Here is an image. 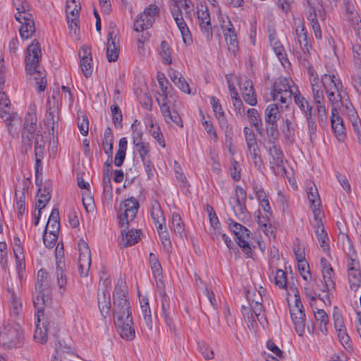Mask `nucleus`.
<instances>
[{
  "mask_svg": "<svg viewBox=\"0 0 361 361\" xmlns=\"http://www.w3.org/2000/svg\"><path fill=\"white\" fill-rule=\"evenodd\" d=\"M321 81L329 101L333 104L331 116L332 130L338 141H344L346 136L345 128L336 106L343 99H345L347 93L343 90L341 80L333 73L324 74Z\"/></svg>",
  "mask_w": 361,
  "mask_h": 361,
  "instance_id": "obj_1",
  "label": "nucleus"
},
{
  "mask_svg": "<svg viewBox=\"0 0 361 361\" xmlns=\"http://www.w3.org/2000/svg\"><path fill=\"white\" fill-rule=\"evenodd\" d=\"M25 343L22 326L13 321L4 322L0 328V345L6 349L21 348Z\"/></svg>",
  "mask_w": 361,
  "mask_h": 361,
  "instance_id": "obj_2",
  "label": "nucleus"
},
{
  "mask_svg": "<svg viewBox=\"0 0 361 361\" xmlns=\"http://www.w3.org/2000/svg\"><path fill=\"white\" fill-rule=\"evenodd\" d=\"M172 1L174 3L171 9L173 18L181 33L183 43L186 46H190L192 42V36L186 23L184 21L180 8H183L185 15L190 17L193 11V4L190 0Z\"/></svg>",
  "mask_w": 361,
  "mask_h": 361,
  "instance_id": "obj_3",
  "label": "nucleus"
},
{
  "mask_svg": "<svg viewBox=\"0 0 361 361\" xmlns=\"http://www.w3.org/2000/svg\"><path fill=\"white\" fill-rule=\"evenodd\" d=\"M157 102L159 104L162 116L164 121L170 126L174 125L183 127V121L178 112L177 108L179 102L175 96H170L169 97L158 98Z\"/></svg>",
  "mask_w": 361,
  "mask_h": 361,
  "instance_id": "obj_4",
  "label": "nucleus"
},
{
  "mask_svg": "<svg viewBox=\"0 0 361 361\" xmlns=\"http://www.w3.org/2000/svg\"><path fill=\"white\" fill-rule=\"evenodd\" d=\"M298 92V87L293 80L280 78L275 82L271 94L274 101L288 106L291 102L292 96Z\"/></svg>",
  "mask_w": 361,
  "mask_h": 361,
  "instance_id": "obj_5",
  "label": "nucleus"
},
{
  "mask_svg": "<svg viewBox=\"0 0 361 361\" xmlns=\"http://www.w3.org/2000/svg\"><path fill=\"white\" fill-rule=\"evenodd\" d=\"M320 264L324 283L320 289L322 293H317V298L322 301L324 305L330 307L331 300L329 291L334 288V270L328 259L324 257H321Z\"/></svg>",
  "mask_w": 361,
  "mask_h": 361,
  "instance_id": "obj_6",
  "label": "nucleus"
},
{
  "mask_svg": "<svg viewBox=\"0 0 361 361\" xmlns=\"http://www.w3.org/2000/svg\"><path fill=\"white\" fill-rule=\"evenodd\" d=\"M248 307H242V314L250 329L255 330L257 328V320L264 327L267 324V319L264 314V309L262 304L256 302L255 304H250Z\"/></svg>",
  "mask_w": 361,
  "mask_h": 361,
  "instance_id": "obj_7",
  "label": "nucleus"
},
{
  "mask_svg": "<svg viewBox=\"0 0 361 361\" xmlns=\"http://www.w3.org/2000/svg\"><path fill=\"white\" fill-rule=\"evenodd\" d=\"M159 8L155 4H150L139 13L134 20L133 30L135 32H143L151 27L159 14Z\"/></svg>",
  "mask_w": 361,
  "mask_h": 361,
  "instance_id": "obj_8",
  "label": "nucleus"
},
{
  "mask_svg": "<svg viewBox=\"0 0 361 361\" xmlns=\"http://www.w3.org/2000/svg\"><path fill=\"white\" fill-rule=\"evenodd\" d=\"M139 208L138 201L130 197L120 204L118 212V224L121 227L128 226L137 215Z\"/></svg>",
  "mask_w": 361,
  "mask_h": 361,
  "instance_id": "obj_9",
  "label": "nucleus"
},
{
  "mask_svg": "<svg viewBox=\"0 0 361 361\" xmlns=\"http://www.w3.org/2000/svg\"><path fill=\"white\" fill-rule=\"evenodd\" d=\"M319 204H317V242L324 254L329 259H331L329 230L324 225V214L319 210Z\"/></svg>",
  "mask_w": 361,
  "mask_h": 361,
  "instance_id": "obj_10",
  "label": "nucleus"
},
{
  "mask_svg": "<svg viewBox=\"0 0 361 361\" xmlns=\"http://www.w3.org/2000/svg\"><path fill=\"white\" fill-rule=\"evenodd\" d=\"M128 293L126 281L120 278L116 283L113 293V310H127L131 307Z\"/></svg>",
  "mask_w": 361,
  "mask_h": 361,
  "instance_id": "obj_11",
  "label": "nucleus"
},
{
  "mask_svg": "<svg viewBox=\"0 0 361 361\" xmlns=\"http://www.w3.org/2000/svg\"><path fill=\"white\" fill-rule=\"evenodd\" d=\"M61 92L59 89L53 90L51 97L47 100V110L46 115V122L49 127H51L52 133L54 128L58 126V107L61 102Z\"/></svg>",
  "mask_w": 361,
  "mask_h": 361,
  "instance_id": "obj_12",
  "label": "nucleus"
},
{
  "mask_svg": "<svg viewBox=\"0 0 361 361\" xmlns=\"http://www.w3.org/2000/svg\"><path fill=\"white\" fill-rule=\"evenodd\" d=\"M120 51L118 30L115 25H110L106 44V59L109 62L117 61Z\"/></svg>",
  "mask_w": 361,
  "mask_h": 361,
  "instance_id": "obj_13",
  "label": "nucleus"
},
{
  "mask_svg": "<svg viewBox=\"0 0 361 361\" xmlns=\"http://www.w3.org/2000/svg\"><path fill=\"white\" fill-rule=\"evenodd\" d=\"M78 245V271L81 276H87L91 265V253L86 241L80 239Z\"/></svg>",
  "mask_w": 361,
  "mask_h": 361,
  "instance_id": "obj_14",
  "label": "nucleus"
},
{
  "mask_svg": "<svg viewBox=\"0 0 361 361\" xmlns=\"http://www.w3.org/2000/svg\"><path fill=\"white\" fill-rule=\"evenodd\" d=\"M246 202V192L240 186H237L235 188V197L233 202L231 201L230 204L232 207L233 211L235 216L239 219H244L247 216V210L245 205Z\"/></svg>",
  "mask_w": 361,
  "mask_h": 361,
  "instance_id": "obj_15",
  "label": "nucleus"
},
{
  "mask_svg": "<svg viewBox=\"0 0 361 361\" xmlns=\"http://www.w3.org/2000/svg\"><path fill=\"white\" fill-rule=\"evenodd\" d=\"M228 224L231 231L235 235L238 245L245 251L250 250L249 244V230L243 225L233 221L232 219H228Z\"/></svg>",
  "mask_w": 361,
  "mask_h": 361,
  "instance_id": "obj_16",
  "label": "nucleus"
},
{
  "mask_svg": "<svg viewBox=\"0 0 361 361\" xmlns=\"http://www.w3.org/2000/svg\"><path fill=\"white\" fill-rule=\"evenodd\" d=\"M226 81L232 103L236 114L240 116H244L245 107L239 97L237 87H235V84L238 83V77L233 75H226Z\"/></svg>",
  "mask_w": 361,
  "mask_h": 361,
  "instance_id": "obj_17",
  "label": "nucleus"
},
{
  "mask_svg": "<svg viewBox=\"0 0 361 361\" xmlns=\"http://www.w3.org/2000/svg\"><path fill=\"white\" fill-rule=\"evenodd\" d=\"M197 17L201 30L207 40L212 36L211 18L208 8L204 4H200L197 8Z\"/></svg>",
  "mask_w": 361,
  "mask_h": 361,
  "instance_id": "obj_18",
  "label": "nucleus"
},
{
  "mask_svg": "<svg viewBox=\"0 0 361 361\" xmlns=\"http://www.w3.org/2000/svg\"><path fill=\"white\" fill-rule=\"evenodd\" d=\"M238 83L235 84V87L239 86L244 101L250 106H255L257 103V99L254 91L252 82L245 77L238 78Z\"/></svg>",
  "mask_w": 361,
  "mask_h": 361,
  "instance_id": "obj_19",
  "label": "nucleus"
},
{
  "mask_svg": "<svg viewBox=\"0 0 361 361\" xmlns=\"http://www.w3.org/2000/svg\"><path fill=\"white\" fill-rule=\"evenodd\" d=\"M17 21L21 23L19 32L23 39L30 38L35 31L34 21L30 13L15 14Z\"/></svg>",
  "mask_w": 361,
  "mask_h": 361,
  "instance_id": "obj_20",
  "label": "nucleus"
},
{
  "mask_svg": "<svg viewBox=\"0 0 361 361\" xmlns=\"http://www.w3.org/2000/svg\"><path fill=\"white\" fill-rule=\"evenodd\" d=\"M40 56L41 49L39 44L36 40H33L27 49V54L25 56L26 71L30 72L37 68Z\"/></svg>",
  "mask_w": 361,
  "mask_h": 361,
  "instance_id": "obj_21",
  "label": "nucleus"
},
{
  "mask_svg": "<svg viewBox=\"0 0 361 361\" xmlns=\"http://www.w3.org/2000/svg\"><path fill=\"white\" fill-rule=\"evenodd\" d=\"M159 295L161 297V316L163 317L166 324L171 330L175 329L173 323V315L174 314V310L172 308L169 302L168 298L166 293L161 287H159Z\"/></svg>",
  "mask_w": 361,
  "mask_h": 361,
  "instance_id": "obj_22",
  "label": "nucleus"
},
{
  "mask_svg": "<svg viewBox=\"0 0 361 361\" xmlns=\"http://www.w3.org/2000/svg\"><path fill=\"white\" fill-rule=\"evenodd\" d=\"M13 252L16 259V269L20 281L24 277V271L25 269V257L21 242L18 238L13 239Z\"/></svg>",
  "mask_w": 361,
  "mask_h": 361,
  "instance_id": "obj_23",
  "label": "nucleus"
},
{
  "mask_svg": "<svg viewBox=\"0 0 361 361\" xmlns=\"http://www.w3.org/2000/svg\"><path fill=\"white\" fill-rule=\"evenodd\" d=\"M80 8V6L76 4L75 0H67L66 9L67 23L70 30L75 34L77 32Z\"/></svg>",
  "mask_w": 361,
  "mask_h": 361,
  "instance_id": "obj_24",
  "label": "nucleus"
},
{
  "mask_svg": "<svg viewBox=\"0 0 361 361\" xmlns=\"http://www.w3.org/2000/svg\"><path fill=\"white\" fill-rule=\"evenodd\" d=\"M35 319L36 329L34 338L38 343H44L47 341L48 322L44 314H35Z\"/></svg>",
  "mask_w": 361,
  "mask_h": 361,
  "instance_id": "obj_25",
  "label": "nucleus"
},
{
  "mask_svg": "<svg viewBox=\"0 0 361 361\" xmlns=\"http://www.w3.org/2000/svg\"><path fill=\"white\" fill-rule=\"evenodd\" d=\"M7 297L9 302L11 315L15 317H18L22 314L23 310V302L20 298L9 287L8 288Z\"/></svg>",
  "mask_w": 361,
  "mask_h": 361,
  "instance_id": "obj_26",
  "label": "nucleus"
},
{
  "mask_svg": "<svg viewBox=\"0 0 361 361\" xmlns=\"http://www.w3.org/2000/svg\"><path fill=\"white\" fill-rule=\"evenodd\" d=\"M293 97L295 104L300 107V109L302 111H303L305 113L310 131L312 133H314L315 126L314 122L312 119V107L310 106L307 100L303 97L301 96L299 91L298 92H295Z\"/></svg>",
  "mask_w": 361,
  "mask_h": 361,
  "instance_id": "obj_27",
  "label": "nucleus"
},
{
  "mask_svg": "<svg viewBox=\"0 0 361 361\" xmlns=\"http://www.w3.org/2000/svg\"><path fill=\"white\" fill-rule=\"evenodd\" d=\"M31 111L28 112L25 118L24 130L23 131L22 138L23 141H30V135L33 137L37 128V116L36 114L30 109Z\"/></svg>",
  "mask_w": 361,
  "mask_h": 361,
  "instance_id": "obj_28",
  "label": "nucleus"
},
{
  "mask_svg": "<svg viewBox=\"0 0 361 361\" xmlns=\"http://www.w3.org/2000/svg\"><path fill=\"white\" fill-rule=\"evenodd\" d=\"M290 316L293 322L295 325V329L297 331L299 329L304 327V318L305 313L302 310V305L297 298L295 299V304L294 306L290 307Z\"/></svg>",
  "mask_w": 361,
  "mask_h": 361,
  "instance_id": "obj_29",
  "label": "nucleus"
},
{
  "mask_svg": "<svg viewBox=\"0 0 361 361\" xmlns=\"http://www.w3.org/2000/svg\"><path fill=\"white\" fill-rule=\"evenodd\" d=\"M49 293V290H37L35 288L33 304L37 310L36 314H44L42 310L50 300Z\"/></svg>",
  "mask_w": 361,
  "mask_h": 361,
  "instance_id": "obj_30",
  "label": "nucleus"
},
{
  "mask_svg": "<svg viewBox=\"0 0 361 361\" xmlns=\"http://www.w3.org/2000/svg\"><path fill=\"white\" fill-rule=\"evenodd\" d=\"M115 326L121 338L128 341L133 340L135 338V331L133 328V322L130 319H126V323H122L118 319L117 325Z\"/></svg>",
  "mask_w": 361,
  "mask_h": 361,
  "instance_id": "obj_31",
  "label": "nucleus"
},
{
  "mask_svg": "<svg viewBox=\"0 0 361 361\" xmlns=\"http://www.w3.org/2000/svg\"><path fill=\"white\" fill-rule=\"evenodd\" d=\"M98 307L100 310V313L104 318H106L109 315L110 312V294L106 290H99L97 295Z\"/></svg>",
  "mask_w": 361,
  "mask_h": 361,
  "instance_id": "obj_32",
  "label": "nucleus"
},
{
  "mask_svg": "<svg viewBox=\"0 0 361 361\" xmlns=\"http://www.w3.org/2000/svg\"><path fill=\"white\" fill-rule=\"evenodd\" d=\"M140 230H130L126 231L123 230L119 237V245L121 247H128L137 243L140 238Z\"/></svg>",
  "mask_w": 361,
  "mask_h": 361,
  "instance_id": "obj_33",
  "label": "nucleus"
},
{
  "mask_svg": "<svg viewBox=\"0 0 361 361\" xmlns=\"http://www.w3.org/2000/svg\"><path fill=\"white\" fill-rule=\"evenodd\" d=\"M30 141L28 142L27 140L24 143L30 145L34 140L35 144V151L37 159H40L43 156L44 149L47 143V137H44L42 134L39 133H33V137L30 135Z\"/></svg>",
  "mask_w": 361,
  "mask_h": 361,
  "instance_id": "obj_34",
  "label": "nucleus"
},
{
  "mask_svg": "<svg viewBox=\"0 0 361 361\" xmlns=\"http://www.w3.org/2000/svg\"><path fill=\"white\" fill-rule=\"evenodd\" d=\"M269 163L273 169H278V173L279 171H284L282 152L276 146L274 145L269 149Z\"/></svg>",
  "mask_w": 361,
  "mask_h": 361,
  "instance_id": "obj_35",
  "label": "nucleus"
},
{
  "mask_svg": "<svg viewBox=\"0 0 361 361\" xmlns=\"http://www.w3.org/2000/svg\"><path fill=\"white\" fill-rule=\"evenodd\" d=\"M151 216L154 221L156 228L161 230V227L165 226V217L161 210V206L157 201L152 202Z\"/></svg>",
  "mask_w": 361,
  "mask_h": 361,
  "instance_id": "obj_36",
  "label": "nucleus"
},
{
  "mask_svg": "<svg viewBox=\"0 0 361 361\" xmlns=\"http://www.w3.org/2000/svg\"><path fill=\"white\" fill-rule=\"evenodd\" d=\"M294 25L295 27V33L299 45L302 49L308 50V41L307 37V32L305 31V26L300 19L294 20Z\"/></svg>",
  "mask_w": 361,
  "mask_h": 361,
  "instance_id": "obj_37",
  "label": "nucleus"
},
{
  "mask_svg": "<svg viewBox=\"0 0 361 361\" xmlns=\"http://www.w3.org/2000/svg\"><path fill=\"white\" fill-rule=\"evenodd\" d=\"M148 130L152 137L157 140L158 144L163 148L166 147L165 140L162 132L158 123L150 118L147 123Z\"/></svg>",
  "mask_w": 361,
  "mask_h": 361,
  "instance_id": "obj_38",
  "label": "nucleus"
},
{
  "mask_svg": "<svg viewBox=\"0 0 361 361\" xmlns=\"http://www.w3.org/2000/svg\"><path fill=\"white\" fill-rule=\"evenodd\" d=\"M64 264L59 262L56 264V284L61 295H63L66 289L67 277L64 271Z\"/></svg>",
  "mask_w": 361,
  "mask_h": 361,
  "instance_id": "obj_39",
  "label": "nucleus"
},
{
  "mask_svg": "<svg viewBox=\"0 0 361 361\" xmlns=\"http://www.w3.org/2000/svg\"><path fill=\"white\" fill-rule=\"evenodd\" d=\"M305 191L306 193V196L307 197L310 207L312 209V212L314 214V219H316V207L314 204L315 202V194H316V186L313 181L307 180L305 183Z\"/></svg>",
  "mask_w": 361,
  "mask_h": 361,
  "instance_id": "obj_40",
  "label": "nucleus"
},
{
  "mask_svg": "<svg viewBox=\"0 0 361 361\" xmlns=\"http://www.w3.org/2000/svg\"><path fill=\"white\" fill-rule=\"evenodd\" d=\"M329 317L327 312L323 309H317V326L323 335L329 333Z\"/></svg>",
  "mask_w": 361,
  "mask_h": 361,
  "instance_id": "obj_41",
  "label": "nucleus"
},
{
  "mask_svg": "<svg viewBox=\"0 0 361 361\" xmlns=\"http://www.w3.org/2000/svg\"><path fill=\"white\" fill-rule=\"evenodd\" d=\"M59 228V213L58 209H54L49 216L44 231L58 234Z\"/></svg>",
  "mask_w": 361,
  "mask_h": 361,
  "instance_id": "obj_42",
  "label": "nucleus"
},
{
  "mask_svg": "<svg viewBox=\"0 0 361 361\" xmlns=\"http://www.w3.org/2000/svg\"><path fill=\"white\" fill-rule=\"evenodd\" d=\"M280 117V111L276 104H270L267 106L264 111L265 123H277Z\"/></svg>",
  "mask_w": 361,
  "mask_h": 361,
  "instance_id": "obj_43",
  "label": "nucleus"
},
{
  "mask_svg": "<svg viewBox=\"0 0 361 361\" xmlns=\"http://www.w3.org/2000/svg\"><path fill=\"white\" fill-rule=\"evenodd\" d=\"M350 288L353 291H357L361 286V271L360 269H351L348 272Z\"/></svg>",
  "mask_w": 361,
  "mask_h": 361,
  "instance_id": "obj_44",
  "label": "nucleus"
},
{
  "mask_svg": "<svg viewBox=\"0 0 361 361\" xmlns=\"http://www.w3.org/2000/svg\"><path fill=\"white\" fill-rule=\"evenodd\" d=\"M127 145V139L126 137L121 138L118 143V149L114 159V164L116 166H121L123 164L126 157Z\"/></svg>",
  "mask_w": 361,
  "mask_h": 361,
  "instance_id": "obj_45",
  "label": "nucleus"
},
{
  "mask_svg": "<svg viewBox=\"0 0 361 361\" xmlns=\"http://www.w3.org/2000/svg\"><path fill=\"white\" fill-rule=\"evenodd\" d=\"M27 73L33 76L36 85H38V91L42 92L45 90L47 86V80L45 79V74L44 71L39 69L38 66L32 71H27Z\"/></svg>",
  "mask_w": 361,
  "mask_h": 361,
  "instance_id": "obj_46",
  "label": "nucleus"
},
{
  "mask_svg": "<svg viewBox=\"0 0 361 361\" xmlns=\"http://www.w3.org/2000/svg\"><path fill=\"white\" fill-rule=\"evenodd\" d=\"M171 228L176 235L183 237L185 233V226L180 216L178 213L172 214Z\"/></svg>",
  "mask_w": 361,
  "mask_h": 361,
  "instance_id": "obj_47",
  "label": "nucleus"
},
{
  "mask_svg": "<svg viewBox=\"0 0 361 361\" xmlns=\"http://www.w3.org/2000/svg\"><path fill=\"white\" fill-rule=\"evenodd\" d=\"M137 147V150L139 155L145 165V166L149 167L150 159H149V145L147 142H141L139 145H135Z\"/></svg>",
  "mask_w": 361,
  "mask_h": 361,
  "instance_id": "obj_48",
  "label": "nucleus"
},
{
  "mask_svg": "<svg viewBox=\"0 0 361 361\" xmlns=\"http://www.w3.org/2000/svg\"><path fill=\"white\" fill-rule=\"evenodd\" d=\"M114 320L115 325H117L118 319L122 323H126V319L128 318L133 321L131 307L119 310H113Z\"/></svg>",
  "mask_w": 361,
  "mask_h": 361,
  "instance_id": "obj_49",
  "label": "nucleus"
},
{
  "mask_svg": "<svg viewBox=\"0 0 361 361\" xmlns=\"http://www.w3.org/2000/svg\"><path fill=\"white\" fill-rule=\"evenodd\" d=\"M159 55L163 63L169 65L172 63L171 49L166 41L161 43Z\"/></svg>",
  "mask_w": 361,
  "mask_h": 361,
  "instance_id": "obj_50",
  "label": "nucleus"
},
{
  "mask_svg": "<svg viewBox=\"0 0 361 361\" xmlns=\"http://www.w3.org/2000/svg\"><path fill=\"white\" fill-rule=\"evenodd\" d=\"M210 104L216 118L219 120L220 123L224 122V112L222 109L219 99L215 97H212L210 98Z\"/></svg>",
  "mask_w": 361,
  "mask_h": 361,
  "instance_id": "obj_51",
  "label": "nucleus"
},
{
  "mask_svg": "<svg viewBox=\"0 0 361 361\" xmlns=\"http://www.w3.org/2000/svg\"><path fill=\"white\" fill-rule=\"evenodd\" d=\"M49 280L47 272L40 269L37 273V281L35 288L37 290H49Z\"/></svg>",
  "mask_w": 361,
  "mask_h": 361,
  "instance_id": "obj_52",
  "label": "nucleus"
},
{
  "mask_svg": "<svg viewBox=\"0 0 361 361\" xmlns=\"http://www.w3.org/2000/svg\"><path fill=\"white\" fill-rule=\"evenodd\" d=\"M37 200L35 203L36 208L42 210L45 207L46 204L49 202L51 198V194L48 192H44L42 188H39L37 194Z\"/></svg>",
  "mask_w": 361,
  "mask_h": 361,
  "instance_id": "obj_53",
  "label": "nucleus"
},
{
  "mask_svg": "<svg viewBox=\"0 0 361 361\" xmlns=\"http://www.w3.org/2000/svg\"><path fill=\"white\" fill-rule=\"evenodd\" d=\"M103 148L106 154H111L113 150V134L111 128H107L104 133Z\"/></svg>",
  "mask_w": 361,
  "mask_h": 361,
  "instance_id": "obj_54",
  "label": "nucleus"
},
{
  "mask_svg": "<svg viewBox=\"0 0 361 361\" xmlns=\"http://www.w3.org/2000/svg\"><path fill=\"white\" fill-rule=\"evenodd\" d=\"M78 127L82 135H87L89 131V121L87 116L82 112H78Z\"/></svg>",
  "mask_w": 361,
  "mask_h": 361,
  "instance_id": "obj_55",
  "label": "nucleus"
},
{
  "mask_svg": "<svg viewBox=\"0 0 361 361\" xmlns=\"http://www.w3.org/2000/svg\"><path fill=\"white\" fill-rule=\"evenodd\" d=\"M132 129V140L134 145H139V143L143 142L142 132L140 128V123L137 120H135L131 125Z\"/></svg>",
  "mask_w": 361,
  "mask_h": 361,
  "instance_id": "obj_56",
  "label": "nucleus"
},
{
  "mask_svg": "<svg viewBox=\"0 0 361 361\" xmlns=\"http://www.w3.org/2000/svg\"><path fill=\"white\" fill-rule=\"evenodd\" d=\"M224 37L228 45V49L232 53H235L238 49V42L236 35L235 34L234 32V29L231 30V32H225Z\"/></svg>",
  "mask_w": 361,
  "mask_h": 361,
  "instance_id": "obj_57",
  "label": "nucleus"
},
{
  "mask_svg": "<svg viewBox=\"0 0 361 361\" xmlns=\"http://www.w3.org/2000/svg\"><path fill=\"white\" fill-rule=\"evenodd\" d=\"M250 123L258 130L262 126L260 114L255 109H249L247 111Z\"/></svg>",
  "mask_w": 361,
  "mask_h": 361,
  "instance_id": "obj_58",
  "label": "nucleus"
},
{
  "mask_svg": "<svg viewBox=\"0 0 361 361\" xmlns=\"http://www.w3.org/2000/svg\"><path fill=\"white\" fill-rule=\"evenodd\" d=\"M149 262L154 276L155 278L160 276L162 274V269L161 264L159 262L158 257L155 254H149Z\"/></svg>",
  "mask_w": 361,
  "mask_h": 361,
  "instance_id": "obj_59",
  "label": "nucleus"
},
{
  "mask_svg": "<svg viewBox=\"0 0 361 361\" xmlns=\"http://www.w3.org/2000/svg\"><path fill=\"white\" fill-rule=\"evenodd\" d=\"M333 319L336 331L346 329L341 312L336 306L334 308Z\"/></svg>",
  "mask_w": 361,
  "mask_h": 361,
  "instance_id": "obj_60",
  "label": "nucleus"
},
{
  "mask_svg": "<svg viewBox=\"0 0 361 361\" xmlns=\"http://www.w3.org/2000/svg\"><path fill=\"white\" fill-rule=\"evenodd\" d=\"M16 208L18 211V218L20 219L23 216L26 207H25V197L24 192H20V194L16 192Z\"/></svg>",
  "mask_w": 361,
  "mask_h": 361,
  "instance_id": "obj_61",
  "label": "nucleus"
},
{
  "mask_svg": "<svg viewBox=\"0 0 361 361\" xmlns=\"http://www.w3.org/2000/svg\"><path fill=\"white\" fill-rule=\"evenodd\" d=\"M348 117L352 123L353 130L355 133L357 134V137L360 136L361 130H360V120L357 116V112L354 109H349Z\"/></svg>",
  "mask_w": 361,
  "mask_h": 361,
  "instance_id": "obj_62",
  "label": "nucleus"
},
{
  "mask_svg": "<svg viewBox=\"0 0 361 361\" xmlns=\"http://www.w3.org/2000/svg\"><path fill=\"white\" fill-rule=\"evenodd\" d=\"M0 117L4 119L8 126L16 118V116L12 113L11 106H8V108H0Z\"/></svg>",
  "mask_w": 361,
  "mask_h": 361,
  "instance_id": "obj_63",
  "label": "nucleus"
},
{
  "mask_svg": "<svg viewBox=\"0 0 361 361\" xmlns=\"http://www.w3.org/2000/svg\"><path fill=\"white\" fill-rule=\"evenodd\" d=\"M218 13L219 21L224 32H231V30L234 29L229 18L222 14L219 9H218Z\"/></svg>",
  "mask_w": 361,
  "mask_h": 361,
  "instance_id": "obj_64",
  "label": "nucleus"
}]
</instances>
